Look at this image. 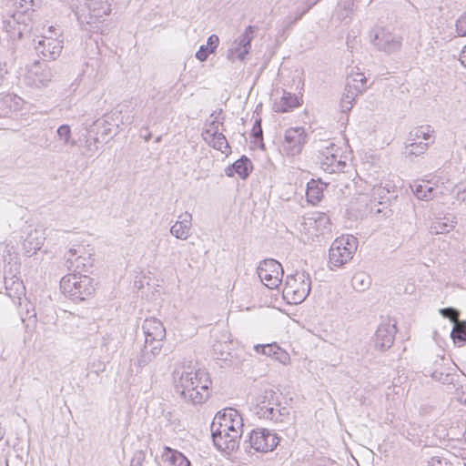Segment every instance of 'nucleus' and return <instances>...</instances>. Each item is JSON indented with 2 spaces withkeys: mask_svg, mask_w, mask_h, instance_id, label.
<instances>
[{
  "mask_svg": "<svg viewBox=\"0 0 466 466\" xmlns=\"http://www.w3.org/2000/svg\"><path fill=\"white\" fill-rule=\"evenodd\" d=\"M175 391L187 403H204L210 395L211 380L205 370L182 363L173 371Z\"/></svg>",
  "mask_w": 466,
  "mask_h": 466,
  "instance_id": "1",
  "label": "nucleus"
},
{
  "mask_svg": "<svg viewBox=\"0 0 466 466\" xmlns=\"http://www.w3.org/2000/svg\"><path fill=\"white\" fill-rule=\"evenodd\" d=\"M281 393L272 389L265 390L258 398L255 413L260 419L269 420L275 422H282L289 418L290 410L281 406Z\"/></svg>",
  "mask_w": 466,
  "mask_h": 466,
  "instance_id": "2",
  "label": "nucleus"
},
{
  "mask_svg": "<svg viewBox=\"0 0 466 466\" xmlns=\"http://www.w3.org/2000/svg\"><path fill=\"white\" fill-rule=\"evenodd\" d=\"M63 294L73 301L85 300L95 291L93 279L86 274H68L60 280Z\"/></svg>",
  "mask_w": 466,
  "mask_h": 466,
  "instance_id": "3",
  "label": "nucleus"
},
{
  "mask_svg": "<svg viewBox=\"0 0 466 466\" xmlns=\"http://www.w3.org/2000/svg\"><path fill=\"white\" fill-rule=\"evenodd\" d=\"M311 290V279L306 271H296L288 275L283 289V296L289 299L290 303L299 304L303 302Z\"/></svg>",
  "mask_w": 466,
  "mask_h": 466,
  "instance_id": "4",
  "label": "nucleus"
},
{
  "mask_svg": "<svg viewBox=\"0 0 466 466\" xmlns=\"http://www.w3.org/2000/svg\"><path fill=\"white\" fill-rule=\"evenodd\" d=\"M358 248V238L352 235L337 238L329 251L330 269L340 268L352 259Z\"/></svg>",
  "mask_w": 466,
  "mask_h": 466,
  "instance_id": "5",
  "label": "nucleus"
},
{
  "mask_svg": "<svg viewBox=\"0 0 466 466\" xmlns=\"http://www.w3.org/2000/svg\"><path fill=\"white\" fill-rule=\"evenodd\" d=\"M63 48V33L54 25L48 27V35H43L35 46L36 53L46 60H56Z\"/></svg>",
  "mask_w": 466,
  "mask_h": 466,
  "instance_id": "6",
  "label": "nucleus"
},
{
  "mask_svg": "<svg viewBox=\"0 0 466 466\" xmlns=\"http://www.w3.org/2000/svg\"><path fill=\"white\" fill-rule=\"evenodd\" d=\"M279 437L267 429L253 430L248 433V439L243 441L242 447L248 452L254 449L258 452L273 451L279 444Z\"/></svg>",
  "mask_w": 466,
  "mask_h": 466,
  "instance_id": "7",
  "label": "nucleus"
},
{
  "mask_svg": "<svg viewBox=\"0 0 466 466\" xmlns=\"http://www.w3.org/2000/svg\"><path fill=\"white\" fill-rule=\"evenodd\" d=\"M370 39L378 50L388 54L399 51L402 45V38L384 27H376L370 30Z\"/></svg>",
  "mask_w": 466,
  "mask_h": 466,
  "instance_id": "8",
  "label": "nucleus"
},
{
  "mask_svg": "<svg viewBox=\"0 0 466 466\" xmlns=\"http://www.w3.org/2000/svg\"><path fill=\"white\" fill-rule=\"evenodd\" d=\"M66 258L68 269L73 270L76 274H79V272L81 274L88 272L94 264V258L90 250L86 249L83 245H76L71 248Z\"/></svg>",
  "mask_w": 466,
  "mask_h": 466,
  "instance_id": "9",
  "label": "nucleus"
},
{
  "mask_svg": "<svg viewBox=\"0 0 466 466\" xmlns=\"http://www.w3.org/2000/svg\"><path fill=\"white\" fill-rule=\"evenodd\" d=\"M257 272L260 280L268 289H276L281 284L283 268L276 259H264L259 263Z\"/></svg>",
  "mask_w": 466,
  "mask_h": 466,
  "instance_id": "10",
  "label": "nucleus"
},
{
  "mask_svg": "<svg viewBox=\"0 0 466 466\" xmlns=\"http://www.w3.org/2000/svg\"><path fill=\"white\" fill-rule=\"evenodd\" d=\"M307 133L302 127H289L285 131L282 150L287 156H297L301 153L307 142Z\"/></svg>",
  "mask_w": 466,
  "mask_h": 466,
  "instance_id": "11",
  "label": "nucleus"
},
{
  "mask_svg": "<svg viewBox=\"0 0 466 466\" xmlns=\"http://www.w3.org/2000/svg\"><path fill=\"white\" fill-rule=\"evenodd\" d=\"M397 332L396 323H392L390 320H385L381 322L374 335V344L377 350L381 351L389 350L395 339Z\"/></svg>",
  "mask_w": 466,
  "mask_h": 466,
  "instance_id": "12",
  "label": "nucleus"
},
{
  "mask_svg": "<svg viewBox=\"0 0 466 466\" xmlns=\"http://www.w3.org/2000/svg\"><path fill=\"white\" fill-rule=\"evenodd\" d=\"M235 423L237 427L243 426V419L239 412L233 408H226L218 411L213 419L210 429L225 431L228 425Z\"/></svg>",
  "mask_w": 466,
  "mask_h": 466,
  "instance_id": "13",
  "label": "nucleus"
},
{
  "mask_svg": "<svg viewBox=\"0 0 466 466\" xmlns=\"http://www.w3.org/2000/svg\"><path fill=\"white\" fill-rule=\"evenodd\" d=\"M161 350L162 343L157 342V344L153 345L145 343L140 354L133 360L132 365L136 368V374L142 372L144 368L154 363L157 356L160 354ZM131 371H134L133 368H131Z\"/></svg>",
  "mask_w": 466,
  "mask_h": 466,
  "instance_id": "14",
  "label": "nucleus"
},
{
  "mask_svg": "<svg viewBox=\"0 0 466 466\" xmlns=\"http://www.w3.org/2000/svg\"><path fill=\"white\" fill-rule=\"evenodd\" d=\"M145 334V343L147 344H157L161 343L166 338V329L163 323L155 319H147L142 326Z\"/></svg>",
  "mask_w": 466,
  "mask_h": 466,
  "instance_id": "15",
  "label": "nucleus"
},
{
  "mask_svg": "<svg viewBox=\"0 0 466 466\" xmlns=\"http://www.w3.org/2000/svg\"><path fill=\"white\" fill-rule=\"evenodd\" d=\"M214 445L219 451L230 453L237 451L240 446L241 437H233V433L214 430L211 431Z\"/></svg>",
  "mask_w": 466,
  "mask_h": 466,
  "instance_id": "16",
  "label": "nucleus"
},
{
  "mask_svg": "<svg viewBox=\"0 0 466 466\" xmlns=\"http://www.w3.org/2000/svg\"><path fill=\"white\" fill-rule=\"evenodd\" d=\"M55 74L46 63L35 62L29 72V78L36 87L46 86L54 78Z\"/></svg>",
  "mask_w": 466,
  "mask_h": 466,
  "instance_id": "17",
  "label": "nucleus"
},
{
  "mask_svg": "<svg viewBox=\"0 0 466 466\" xmlns=\"http://www.w3.org/2000/svg\"><path fill=\"white\" fill-rule=\"evenodd\" d=\"M395 188L390 182H386L384 185L382 183L376 184L371 189V198L380 205H385L397 198Z\"/></svg>",
  "mask_w": 466,
  "mask_h": 466,
  "instance_id": "18",
  "label": "nucleus"
},
{
  "mask_svg": "<svg viewBox=\"0 0 466 466\" xmlns=\"http://www.w3.org/2000/svg\"><path fill=\"white\" fill-rule=\"evenodd\" d=\"M5 288L6 295L12 299L15 305L20 306L21 299L25 296V288L18 278L5 277Z\"/></svg>",
  "mask_w": 466,
  "mask_h": 466,
  "instance_id": "19",
  "label": "nucleus"
},
{
  "mask_svg": "<svg viewBox=\"0 0 466 466\" xmlns=\"http://www.w3.org/2000/svg\"><path fill=\"white\" fill-rule=\"evenodd\" d=\"M86 5L88 9L89 20L87 24L96 23V19L109 15L111 12L110 4L107 0H86Z\"/></svg>",
  "mask_w": 466,
  "mask_h": 466,
  "instance_id": "20",
  "label": "nucleus"
},
{
  "mask_svg": "<svg viewBox=\"0 0 466 466\" xmlns=\"http://www.w3.org/2000/svg\"><path fill=\"white\" fill-rule=\"evenodd\" d=\"M178 220L171 227L170 233L175 238L186 240L190 236L192 215L185 212L178 217Z\"/></svg>",
  "mask_w": 466,
  "mask_h": 466,
  "instance_id": "21",
  "label": "nucleus"
},
{
  "mask_svg": "<svg viewBox=\"0 0 466 466\" xmlns=\"http://www.w3.org/2000/svg\"><path fill=\"white\" fill-rule=\"evenodd\" d=\"M253 169L251 160L242 156L239 159L236 160L232 165L227 167L226 175L228 177H233L234 174H238L242 179H246Z\"/></svg>",
  "mask_w": 466,
  "mask_h": 466,
  "instance_id": "22",
  "label": "nucleus"
},
{
  "mask_svg": "<svg viewBox=\"0 0 466 466\" xmlns=\"http://www.w3.org/2000/svg\"><path fill=\"white\" fill-rule=\"evenodd\" d=\"M45 238L40 230H31L23 241V248L28 257L33 256L39 250L44 243Z\"/></svg>",
  "mask_w": 466,
  "mask_h": 466,
  "instance_id": "23",
  "label": "nucleus"
},
{
  "mask_svg": "<svg viewBox=\"0 0 466 466\" xmlns=\"http://www.w3.org/2000/svg\"><path fill=\"white\" fill-rule=\"evenodd\" d=\"M301 98L290 92L283 91L279 101L275 102L274 107L277 112L286 113L293 110L301 105Z\"/></svg>",
  "mask_w": 466,
  "mask_h": 466,
  "instance_id": "24",
  "label": "nucleus"
},
{
  "mask_svg": "<svg viewBox=\"0 0 466 466\" xmlns=\"http://www.w3.org/2000/svg\"><path fill=\"white\" fill-rule=\"evenodd\" d=\"M318 162L320 167L329 174L342 172L346 167V162L339 158V154L327 157H318Z\"/></svg>",
  "mask_w": 466,
  "mask_h": 466,
  "instance_id": "25",
  "label": "nucleus"
},
{
  "mask_svg": "<svg viewBox=\"0 0 466 466\" xmlns=\"http://www.w3.org/2000/svg\"><path fill=\"white\" fill-rule=\"evenodd\" d=\"M426 372L436 381L442 384H451L453 381V375L448 371L447 368H443L439 361L434 363L433 368H426Z\"/></svg>",
  "mask_w": 466,
  "mask_h": 466,
  "instance_id": "26",
  "label": "nucleus"
},
{
  "mask_svg": "<svg viewBox=\"0 0 466 466\" xmlns=\"http://www.w3.org/2000/svg\"><path fill=\"white\" fill-rule=\"evenodd\" d=\"M432 133L433 128L429 125L417 127L410 132L408 141H417L419 139H423L426 142H431L433 140Z\"/></svg>",
  "mask_w": 466,
  "mask_h": 466,
  "instance_id": "27",
  "label": "nucleus"
},
{
  "mask_svg": "<svg viewBox=\"0 0 466 466\" xmlns=\"http://www.w3.org/2000/svg\"><path fill=\"white\" fill-rule=\"evenodd\" d=\"M453 328L451 332V337L454 343L463 344L466 342V322L463 320L452 319Z\"/></svg>",
  "mask_w": 466,
  "mask_h": 466,
  "instance_id": "28",
  "label": "nucleus"
},
{
  "mask_svg": "<svg viewBox=\"0 0 466 466\" xmlns=\"http://www.w3.org/2000/svg\"><path fill=\"white\" fill-rule=\"evenodd\" d=\"M247 357H248V355L244 351L243 349H236L233 354L230 356V360H228L227 369L237 370H241L243 368L244 362L247 360Z\"/></svg>",
  "mask_w": 466,
  "mask_h": 466,
  "instance_id": "29",
  "label": "nucleus"
},
{
  "mask_svg": "<svg viewBox=\"0 0 466 466\" xmlns=\"http://www.w3.org/2000/svg\"><path fill=\"white\" fill-rule=\"evenodd\" d=\"M166 460L173 466H190V461L187 458L176 450L166 448Z\"/></svg>",
  "mask_w": 466,
  "mask_h": 466,
  "instance_id": "30",
  "label": "nucleus"
},
{
  "mask_svg": "<svg viewBox=\"0 0 466 466\" xmlns=\"http://www.w3.org/2000/svg\"><path fill=\"white\" fill-rule=\"evenodd\" d=\"M371 284L370 277L363 271L357 272L353 275L351 279V285L354 289L357 291H364Z\"/></svg>",
  "mask_w": 466,
  "mask_h": 466,
  "instance_id": "31",
  "label": "nucleus"
},
{
  "mask_svg": "<svg viewBox=\"0 0 466 466\" xmlns=\"http://www.w3.org/2000/svg\"><path fill=\"white\" fill-rule=\"evenodd\" d=\"M203 138L208 143L209 146L217 150L221 151L222 153L227 154V152L230 149L228 140L222 133L214 135V137H211Z\"/></svg>",
  "mask_w": 466,
  "mask_h": 466,
  "instance_id": "32",
  "label": "nucleus"
},
{
  "mask_svg": "<svg viewBox=\"0 0 466 466\" xmlns=\"http://www.w3.org/2000/svg\"><path fill=\"white\" fill-rule=\"evenodd\" d=\"M434 140L431 142H419L417 141H410L409 144L406 145L405 147V155L407 157L410 156H420L424 154L429 148L430 144L433 143Z\"/></svg>",
  "mask_w": 466,
  "mask_h": 466,
  "instance_id": "33",
  "label": "nucleus"
},
{
  "mask_svg": "<svg viewBox=\"0 0 466 466\" xmlns=\"http://www.w3.org/2000/svg\"><path fill=\"white\" fill-rule=\"evenodd\" d=\"M222 114H223L222 109H219L218 111H214L210 115V117H214V119L206 124L207 128L202 133L203 137H214V135L220 133L219 128H218V125H219L218 118Z\"/></svg>",
  "mask_w": 466,
  "mask_h": 466,
  "instance_id": "34",
  "label": "nucleus"
},
{
  "mask_svg": "<svg viewBox=\"0 0 466 466\" xmlns=\"http://www.w3.org/2000/svg\"><path fill=\"white\" fill-rule=\"evenodd\" d=\"M454 218H437L431 225V228L436 234H443L449 232L454 227Z\"/></svg>",
  "mask_w": 466,
  "mask_h": 466,
  "instance_id": "35",
  "label": "nucleus"
},
{
  "mask_svg": "<svg viewBox=\"0 0 466 466\" xmlns=\"http://www.w3.org/2000/svg\"><path fill=\"white\" fill-rule=\"evenodd\" d=\"M258 31V27L255 25H248L245 31L236 39L238 42V46H244L248 51L250 50L251 42L254 38L255 33Z\"/></svg>",
  "mask_w": 466,
  "mask_h": 466,
  "instance_id": "36",
  "label": "nucleus"
},
{
  "mask_svg": "<svg viewBox=\"0 0 466 466\" xmlns=\"http://www.w3.org/2000/svg\"><path fill=\"white\" fill-rule=\"evenodd\" d=\"M415 196L421 200L428 201L435 197V188L428 184H419L413 190Z\"/></svg>",
  "mask_w": 466,
  "mask_h": 466,
  "instance_id": "37",
  "label": "nucleus"
},
{
  "mask_svg": "<svg viewBox=\"0 0 466 466\" xmlns=\"http://www.w3.org/2000/svg\"><path fill=\"white\" fill-rule=\"evenodd\" d=\"M364 91V86L362 84L360 85H352L351 81H347L345 85V91L343 93V97L346 99L351 100L354 102L355 98L362 94Z\"/></svg>",
  "mask_w": 466,
  "mask_h": 466,
  "instance_id": "38",
  "label": "nucleus"
},
{
  "mask_svg": "<svg viewBox=\"0 0 466 466\" xmlns=\"http://www.w3.org/2000/svg\"><path fill=\"white\" fill-rule=\"evenodd\" d=\"M249 51L244 46H238V42L235 40L232 46L228 51V58L234 61L236 58L244 60Z\"/></svg>",
  "mask_w": 466,
  "mask_h": 466,
  "instance_id": "39",
  "label": "nucleus"
},
{
  "mask_svg": "<svg viewBox=\"0 0 466 466\" xmlns=\"http://www.w3.org/2000/svg\"><path fill=\"white\" fill-rule=\"evenodd\" d=\"M306 195L310 203L316 204L320 201L322 198V189L319 188L314 181H312L308 184Z\"/></svg>",
  "mask_w": 466,
  "mask_h": 466,
  "instance_id": "40",
  "label": "nucleus"
},
{
  "mask_svg": "<svg viewBox=\"0 0 466 466\" xmlns=\"http://www.w3.org/2000/svg\"><path fill=\"white\" fill-rule=\"evenodd\" d=\"M315 224L318 230H321V233H324V230L329 229L330 226V219L329 216L325 213H315L313 214V217L310 218Z\"/></svg>",
  "mask_w": 466,
  "mask_h": 466,
  "instance_id": "41",
  "label": "nucleus"
},
{
  "mask_svg": "<svg viewBox=\"0 0 466 466\" xmlns=\"http://www.w3.org/2000/svg\"><path fill=\"white\" fill-rule=\"evenodd\" d=\"M56 134L64 145L76 146V141L71 139V128L68 125H61L56 130Z\"/></svg>",
  "mask_w": 466,
  "mask_h": 466,
  "instance_id": "42",
  "label": "nucleus"
},
{
  "mask_svg": "<svg viewBox=\"0 0 466 466\" xmlns=\"http://www.w3.org/2000/svg\"><path fill=\"white\" fill-rule=\"evenodd\" d=\"M232 342L228 341H218L213 344V357L215 356H223L224 352L233 350Z\"/></svg>",
  "mask_w": 466,
  "mask_h": 466,
  "instance_id": "43",
  "label": "nucleus"
},
{
  "mask_svg": "<svg viewBox=\"0 0 466 466\" xmlns=\"http://www.w3.org/2000/svg\"><path fill=\"white\" fill-rule=\"evenodd\" d=\"M251 137L255 139V142L260 141V147L264 148L263 140V130L261 126V119H256L253 124V127L251 130Z\"/></svg>",
  "mask_w": 466,
  "mask_h": 466,
  "instance_id": "44",
  "label": "nucleus"
},
{
  "mask_svg": "<svg viewBox=\"0 0 466 466\" xmlns=\"http://www.w3.org/2000/svg\"><path fill=\"white\" fill-rule=\"evenodd\" d=\"M313 6L312 3L309 4L305 8L302 10H298L296 12V15L293 17L291 15L286 17L285 21L287 24V26H292L295 25L299 20H300Z\"/></svg>",
  "mask_w": 466,
  "mask_h": 466,
  "instance_id": "45",
  "label": "nucleus"
},
{
  "mask_svg": "<svg viewBox=\"0 0 466 466\" xmlns=\"http://www.w3.org/2000/svg\"><path fill=\"white\" fill-rule=\"evenodd\" d=\"M121 114V112H116V113H113L111 116H106V119L104 120L105 123H106L108 125V127H105V129L103 131V135H110L112 133V128L111 127L112 126H116V128H119V124L118 123H112L115 121V118L114 116H116V118H118V116Z\"/></svg>",
  "mask_w": 466,
  "mask_h": 466,
  "instance_id": "46",
  "label": "nucleus"
},
{
  "mask_svg": "<svg viewBox=\"0 0 466 466\" xmlns=\"http://www.w3.org/2000/svg\"><path fill=\"white\" fill-rule=\"evenodd\" d=\"M339 147H337L334 143L329 142V146L325 147L319 151V155L318 157H327L329 156H335L339 153Z\"/></svg>",
  "mask_w": 466,
  "mask_h": 466,
  "instance_id": "47",
  "label": "nucleus"
},
{
  "mask_svg": "<svg viewBox=\"0 0 466 466\" xmlns=\"http://www.w3.org/2000/svg\"><path fill=\"white\" fill-rule=\"evenodd\" d=\"M440 314L444 318H449L451 321L459 318V311L451 307L441 309Z\"/></svg>",
  "mask_w": 466,
  "mask_h": 466,
  "instance_id": "48",
  "label": "nucleus"
},
{
  "mask_svg": "<svg viewBox=\"0 0 466 466\" xmlns=\"http://www.w3.org/2000/svg\"><path fill=\"white\" fill-rule=\"evenodd\" d=\"M235 350L236 349H233L231 350L224 352L223 356H215L214 358L217 360V364L222 369H227L228 360H230V356L233 354Z\"/></svg>",
  "mask_w": 466,
  "mask_h": 466,
  "instance_id": "49",
  "label": "nucleus"
},
{
  "mask_svg": "<svg viewBox=\"0 0 466 466\" xmlns=\"http://www.w3.org/2000/svg\"><path fill=\"white\" fill-rule=\"evenodd\" d=\"M347 81H351L352 85L362 84V86H364V89L366 88L367 79L362 73H356V74L350 75V76H349L347 78Z\"/></svg>",
  "mask_w": 466,
  "mask_h": 466,
  "instance_id": "50",
  "label": "nucleus"
},
{
  "mask_svg": "<svg viewBox=\"0 0 466 466\" xmlns=\"http://www.w3.org/2000/svg\"><path fill=\"white\" fill-rule=\"evenodd\" d=\"M428 466H453V464L445 458L435 456L429 461Z\"/></svg>",
  "mask_w": 466,
  "mask_h": 466,
  "instance_id": "51",
  "label": "nucleus"
},
{
  "mask_svg": "<svg viewBox=\"0 0 466 466\" xmlns=\"http://www.w3.org/2000/svg\"><path fill=\"white\" fill-rule=\"evenodd\" d=\"M456 30L460 35H466V14L457 20Z\"/></svg>",
  "mask_w": 466,
  "mask_h": 466,
  "instance_id": "52",
  "label": "nucleus"
},
{
  "mask_svg": "<svg viewBox=\"0 0 466 466\" xmlns=\"http://www.w3.org/2000/svg\"><path fill=\"white\" fill-rule=\"evenodd\" d=\"M209 54H212L211 51L205 45H202L196 53V58L200 62H204L208 59Z\"/></svg>",
  "mask_w": 466,
  "mask_h": 466,
  "instance_id": "53",
  "label": "nucleus"
},
{
  "mask_svg": "<svg viewBox=\"0 0 466 466\" xmlns=\"http://www.w3.org/2000/svg\"><path fill=\"white\" fill-rule=\"evenodd\" d=\"M218 44H219L218 36L216 35H211L208 38L207 45H205V46H207V48L209 49V51H211V53H215Z\"/></svg>",
  "mask_w": 466,
  "mask_h": 466,
  "instance_id": "54",
  "label": "nucleus"
},
{
  "mask_svg": "<svg viewBox=\"0 0 466 466\" xmlns=\"http://www.w3.org/2000/svg\"><path fill=\"white\" fill-rule=\"evenodd\" d=\"M265 350H263L264 355L266 356H273L278 353L280 350L277 344H266L264 345Z\"/></svg>",
  "mask_w": 466,
  "mask_h": 466,
  "instance_id": "55",
  "label": "nucleus"
},
{
  "mask_svg": "<svg viewBox=\"0 0 466 466\" xmlns=\"http://www.w3.org/2000/svg\"><path fill=\"white\" fill-rule=\"evenodd\" d=\"M225 431L233 433V437H242L243 426L237 427L235 423H233L228 425V429H225Z\"/></svg>",
  "mask_w": 466,
  "mask_h": 466,
  "instance_id": "56",
  "label": "nucleus"
},
{
  "mask_svg": "<svg viewBox=\"0 0 466 466\" xmlns=\"http://www.w3.org/2000/svg\"><path fill=\"white\" fill-rule=\"evenodd\" d=\"M353 106V101L341 97L340 109L343 113L350 112Z\"/></svg>",
  "mask_w": 466,
  "mask_h": 466,
  "instance_id": "57",
  "label": "nucleus"
},
{
  "mask_svg": "<svg viewBox=\"0 0 466 466\" xmlns=\"http://www.w3.org/2000/svg\"><path fill=\"white\" fill-rule=\"evenodd\" d=\"M466 184L461 183L457 186V199L461 201H466Z\"/></svg>",
  "mask_w": 466,
  "mask_h": 466,
  "instance_id": "58",
  "label": "nucleus"
},
{
  "mask_svg": "<svg viewBox=\"0 0 466 466\" xmlns=\"http://www.w3.org/2000/svg\"><path fill=\"white\" fill-rule=\"evenodd\" d=\"M144 460V454L141 451H138L135 454L134 458L131 461V466H140Z\"/></svg>",
  "mask_w": 466,
  "mask_h": 466,
  "instance_id": "59",
  "label": "nucleus"
},
{
  "mask_svg": "<svg viewBox=\"0 0 466 466\" xmlns=\"http://www.w3.org/2000/svg\"><path fill=\"white\" fill-rule=\"evenodd\" d=\"M460 61L466 67V46L462 48L460 56Z\"/></svg>",
  "mask_w": 466,
  "mask_h": 466,
  "instance_id": "60",
  "label": "nucleus"
},
{
  "mask_svg": "<svg viewBox=\"0 0 466 466\" xmlns=\"http://www.w3.org/2000/svg\"><path fill=\"white\" fill-rule=\"evenodd\" d=\"M264 350H265L264 345L258 344V345L254 346V350L257 353L262 354Z\"/></svg>",
  "mask_w": 466,
  "mask_h": 466,
  "instance_id": "61",
  "label": "nucleus"
},
{
  "mask_svg": "<svg viewBox=\"0 0 466 466\" xmlns=\"http://www.w3.org/2000/svg\"><path fill=\"white\" fill-rule=\"evenodd\" d=\"M104 370H105V364L103 362L99 361L96 366V370H95L96 373L98 374L99 372L104 371Z\"/></svg>",
  "mask_w": 466,
  "mask_h": 466,
  "instance_id": "62",
  "label": "nucleus"
},
{
  "mask_svg": "<svg viewBox=\"0 0 466 466\" xmlns=\"http://www.w3.org/2000/svg\"><path fill=\"white\" fill-rule=\"evenodd\" d=\"M376 212L377 213L384 212V216H388V213H390L391 210L389 209L387 207L383 206L382 208H378Z\"/></svg>",
  "mask_w": 466,
  "mask_h": 466,
  "instance_id": "63",
  "label": "nucleus"
},
{
  "mask_svg": "<svg viewBox=\"0 0 466 466\" xmlns=\"http://www.w3.org/2000/svg\"><path fill=\"white\" fill-rule=\"evenodd\" d=\"M6 73H7V71L5 69H4L2 67L0 68V77H3L4 75L6 74Z\"/></svg>",
  "mask_w": 466,
  "mask_h": 466,
  "instance_id": "64",
  "label": "nucleus"
}]
</instances>
